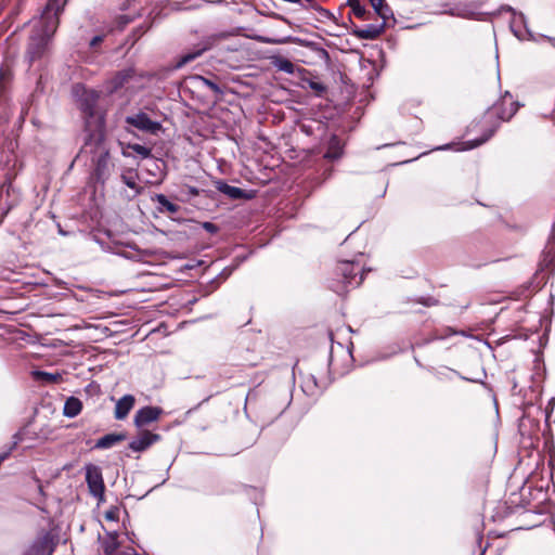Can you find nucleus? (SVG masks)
<instances>
[{"mask_svg":"<svg viewBox=\"0 0 555 555\" xmlns=\"http://www.w3.org/2000/svg\"><path fill=\"white\" fill-rule=\"evenodd\" d=\"M63 5L64 3H61L60 0L48 1L36 25V29L30 37L27 49V55L30 62L40 59L44 54L48 43L59 26V14Z\"/></svg>","mask_w":555,"mask_h":555,"instance_id":"1","label":"nucleus"},{"mask_svg":"<svg viewBox=\"0 0 555 555\" xmlns=\"http://www.w3.org/2000/svg\"><path fill=\"white\" fill-rule=\"evenodd\" d=\"M81 153L91 155L94 167L93 176L96 181L104 183L111 175L113 165L111 164L109 150L104 140L102 129H95L86 134Z\"/></svg>","mask_w":555,"mask_h":555,"instance_id":"2","label":"nucleus"},{"mask_svg":"<svg viewBox=\"0 0 555 555\" xmlns=\"http://www.w3.org/2000/svg\"><path fill=\"white\" fill-rule=\"evenodd\" d=\"M505 101H502L501 103L494 104L492 107H490L485 116H483V125L487 127L483 134L475 140L467 141L461 144L460 147H457V151H467L473 150L485 142H487L498 130L500 126V121H506L511 119L515 113L517 112L518 104L511 102L508 108H504Z\"/></svg>","mask_w":555,"mask_h":555,"instance_id":"3","label":"nucleus"},{"mask_svg":"<svg viewBox=\"0 0 555 555\" xmlns=\"http://www.w3.org/2000/svg\"><path fill=\"white\" fill-rule=\"evenodd\" d=\"M73 92L78 101L79 108L86 118L87 134L95 129H101L102 118L96 113V104L100 93L93 89H87L82 85H76Z\"/></svg>","mask_w":555,"mask_h":555,"instance_id":"4","label":"nucleus"},{"mask_svg":"<svg viewBox=\"0 0 555 555\" xmlns=\"http://www.w3.org/2000/svg\"><path fill=\"white\" fill-rule=\"evenodd\" d=\"M360 266L354 261L344 260L337 264L336 274L341 276V282L331 285V288L337 294L347 292V286H359L363 281V272L360 274Z\"/></svg>","mask_w":555,"mask_h":555,"instance_id":"5","label":"nucleus"},{"mask_svg":"<svg viewBox=\"0 0 555 555\" xmlns=\"http://www.w3.org/2000/svg\"><path fill=\"white\" fill-rule=\"evenodd\" d=\"M142 78L134 69L128 68L117 73L108 82L107 90L113 93L120 89H126L130 93H134L142 88Z\"/></svg>","mask_w":555,"mask_h":555,"instance_id":"6","label":"nucleus"},{"mask_svg":"<svg viewBox=\"0 0 555 555\" xmlns=\"http://www.w3.org/2000/svg\"><path fill=\"white\" fill-rule=\"evenodd\" d=\"M86 482L88 485L90 494L96 498L99 502H103L105 485L103 480L102 470L99 466L93 464H89L86 466Z\"/></svg>","mask_w":555,"mask_h":555,"instance_id":"7","label":"nucleus"},{"mask_svg":"<svg viewBox=\"0 0 555 555\" xmlns=\"http://www.w3.org/2000/svg\"><path fill=\"white\" fill-rule=\"evenodd\" d=\"M513 13V17L509 22V28L515 37L519 40H531L535 41L537 38L533 33L528 28L526 17L522 13H516L514 9H508Z\"/></svg>","mask_w":555,"mask_h":555,"instance_id":"8","label":"nucleus"},{"mask_svg":"<svg viewBox=\"0 0 555 555\" xmlns=\"http://www.w3.org/2000/svg\"><path fill=\"white\" fill-rule=\"evenodd\" d=\"M126 122L141 131L153 134L162 128V125L158 121L152 120L145 113L127 116Z\"/></svg>","mask_w":555,"mask_h":555,"instance_id":"9","label":"nucleus"},{"mask_svg":"<svg viewBox=\"0 0 555 555\" xmlns=\"http://www.w3.org/2000/svg\"><path fill=\"white\" fill-rule=\"evenodd\" d=\"M163 410L158 406H144L137 411L134 415V425L137 427L146 426L153 422H156L162 415Z\"/></svg>","mask_w":555,"mask_h":555,"instance_id":"10","label":"nucleus"},{"mask_svg":"<svg viewBox=\"0 0 555 555\" xmlns=\"http://www.w3.org/2000/svg\"><path fill=\"white\" fill-rule=\"evenodd\" d=\"M211 41L210 40H203L198 42L196 46H194L191 50L183 53L177 61L176 67L181 68L189 64L190 62L196 60L205 51L209 50L211 48Z\"/></svg>","mask_w":555,"mask_h":555,"instance_id":"11","label":"nucleus"},{"mask_svg":"<svg viewBox=\"0 0 555 555\" xmlns=\"http://www.w3.org/2000/svg\"><path fill=\"white\" fill-rule=\"evenodd\" d=\"M159 439L160 436L158 434L143 431L129 443V448L134 452H142Z\"/></svg>","mask_w":555,"mask_h":555,"instance_id":"12","label":"nucleus"},{"mask_svg":"<svg viewBox=\"0 0 555 555\" xmlns=\"http://www.w3.org/2000/svg\"><path fill=\"white\" fill-rule=\"evenodd\" d=\"M215 188L220 193L224 194L231 199H241V198H251L250 194H247L246 191H244L241 188L232 186L224 182L223 180H218L215 182Z\"/></svg>","mask_w":555,"mask_h":555,"instance_id":"13","label":"nucleus"},{"mask_svg":"<svg viewBox=\"0 0 555 555\" xmlns=\"http://www.w3.org/2000/svg\"><path fill=\"white\" fill-rule=\"evenodd\" d=\"M52 553L51 539L49 534H44L36 540L23 555H51Z\"/></svg>","mask_w":555,"mask_h":555,"instance_id":"14","label":"nucleus"},{"mask_svg":"<svg viewBox=\"0 0 555 555\" xmlns=\"http://www.w3.org/2000/svg\"><path fill=\"white\" fill-rule=\"evenodd\" d=\"M134 403L135 399L132 395H125L119 400H117L114 411L115 418L119 421L126 418L134 406Z\"/></svg>","mask_w":555,"mask_h":555,"instance_id":"15","label":"nucleus"},{"mask_svg":"<svg viewBox=\"0 0 555 555\" xmlns=\"http://www.w3.org/2000/svg\"><path fill=\"white\" fill-rule=\"evenodd\" d=\"M125 439H126V434H124V433L107 434L96 440V442L94 444V449H101V450L111 449L114 446H116L117 443L124 441Z\"/></svg>","mask_w":555,"mask_h":555,"instance_id":"16","label":"nucleus"},{"mask_svg":"<svg viewBox=\"0 0 555 555\" xmlns=\"http://www.w3.org/2000/svg\"><path fill=\"white\" fill-rule=\"evenodd\" d=\"M446 13L452 15V16H456V17H462V18H473V20H476L478 18V13L473 9V7L470 4H459V5H455L454 8H451L449 11H446Z\"/></svg>","mask_w":555,"mask_h":555,"instance_id":"17","label":"nucleus"},{"mask_svg":"<svg viewBox=\"0 0 555 555\" xmlns=\"http://www.w3.org/2000/svg\"><path fill=\"white\" fill-rule=\"evenodd\" d=\"M82 410L81 401L76 397H69L66 399L63 414L66 417L73 418L76 417Z\"/></svg>","mask_w":555,"mask_h":555,"instance_id":"18","label":"nucleus"},{"mask_svg":"<svg viewBox=\"0 0 555 555\" xmlns=\"http://www.w3.org/2000/svg\"><path fill=\"white\" fill-rule=\"evenodd\" d=\"M153 201L159 205L158 210L160 212L177 214L180 209L179 205L170 202L164 194H156Z\"/></svg>","mask_w":555,"mask_h":555,"instance_id":"19","label":"nucleus"},{"mask_svg":"<svg viewBox=\"0 0 555 555\" xmlns=\"http://www.w3.org/2000/svg\"><path fill=\"white\" fill-rule=\"evenodd\" d=\"M341 155H343V147H341L338 139L336 137H334L330 142L326 153L324 154V158L330 159V160H335V159L340 158Z\"/></svg>","mask_w":555,"mask_h":555,"instance_id":"20","label":"nucleus"},{"mask_svg":"<svg viewBox=\"0 0 555 555\" xmlns=\"http://www.w3.org/2000/svg\"><path fill=\"white\" fill-rule=\"evenodd\" d=\"M272 64L276 69L284 72L286 74H294V72H295V65L293 64V62H291L286 57H283V56L275 57L272 61Z\"/></svg>","mask_w":555,"mask_h":555,"instance_id":"21","label":"nucleus"},{"mask_svg":"<svg viewBox=\"0 0 555 555\" xmlns=\"http://www.w3.org/2000/svg\"><path fill=\"white\" fill-rule=\"evenodd\" d=\"M375 12L383 18L387 20L392 15L391 9L385 3V0H370Z\"/></svg>","mask_w":555,"mask_h":555,"instance_id":"22","label":"nucleus"},{"mask_svg":"<svg viewBox=\"0 0 555 555\" xmlns=\"http://www.w3.org/2000/svg\"><path fill=\"white\" fill-rule=\"evenodd\" d=\"M195 80L197 81L198 86L210 89L216 95L222 94L221 88L215 81L203 76H196Z\"/></svg>","mask_w":555,"mask_h":555,"instance_id":"23","label":"nucleus"},{"mask_svg":"<svg viewBox=\"0 0 555 555\" xmlns=\"http://www.w3.org/2000/svg\"><path fill=\"white\" fill-rule=\"evenodd\" d=\"M34 375L38 379H42L47 383H59L62 380V375L60 373H49L43 371H35Z\"/></svg>","mask_w":555,"mask_h":555,"instance_id":"24","label":"nucleus"},{"mask_svg":"<svg viewBox=\"0 0 555 555\" xmlns=\"http://www.w3.org/2000/svg\"><path fill=\"white\" fill-rule=\"evenodd\" d=\"M122 182L130 189L135 190V192H139L138 188V175L135 171L129 170L121 176Z\"/></svg>","mask_w":555,"mask_h":555,"instance_id":"25","label":"nucleus"},{"mask_svg":"<svg viewBox=\"0 0 555 555\" xmlns=\"http://www.w3.org/2000/svg\"><path fill=\"white\" fill-rule=\"evenodd\" d=\"M348 4L352 10V13L359 17L364 18V15L366 13V10L363 5H361L359 0H348Z\"/></svg>","mask_w":555,"mask_h":555,"instance_id":"26","label":"nucleus"},{"mask_svg":"<svg viewBox=\"0 0 555 555\" xmlns=\"http://www.w3.org/2000/svg\"><path fill=\"white\" fill-rule=\"evenodd\" d=\"M311 382L315 387L320 388V389H324L326 388V386L328 385L330 380L324 377V376H315L314 374H310L308 377H307V383Z\"/></svg>","mask_w":555,"mask_h":555,"instance_id":"27","label":"nucleus"},{"mask_svg":"<svg viewBox=\"0 0 555 555\" xmlns=\"http://www.w3.org/2000/svg\"><path fill=\"white\" fill-rule=\"evenodd\" d=\"M380 29L370 26L367 29H363L359 33V36L363 39H374L379 36Z\"/></svg>","mask_w":555,"mask_h":555,"instance_id":"28","label":"nucleus"},{"mask_svg":"<svg viewBox=\"0 0 555 555\" xmlns=\"http://www.w3.org/2000/svg\"><path fill=\"white\" fill-rule=\"evenodd\" d=\"M134 153H137L142 158L151 157V149L141 145V144H132L129 146Z\"/></svg>","mask_w":555,"mask_h":555,"instance_id":"29","label":"nucleus"},{"mask_svg":"<svg viewBox=\"0 0 555 555\" xmlns=\"http://www.w3.org/2000/svg\"><path fill=\"white\" fill-rule=\"evenodd\" d=\"M305 2L307 3V4H305L306 8L318 10V11L323 12L324 14H328V11L320 8L319 4L314 0H305Z\"/></svg>","mask_w":555,"mask_h":555,"instance_id":"30","label":"nucleus"},{"mask_svg":"<svg viewBox=\"0 0 555 555\" xmlns=\"http://www.w3.org/2000/svg\"><path fill=\"white\" fill-rule=\"evenodd\" d=\"M128 23H130V18L127 15H120L117 20L118 29H122Z\"/></svg>","mask_w":555,"mask_h":555,"instance_id":"31","label":"nucleus"},{"mask_svg":"<svg viewBox=\"0 0 555 555\" xmlns=\"http://www.w3.org/2000/svg\"><path fill=\"white\" fill-rule=\"evenodd\" d=\"M309 86L312 90H314L318 93H322L323 91H325V87L321 82L310 81Z\"/></svg>","mask_w":555,"mask_h":555,"instance_id":"32","label":"nucleus"},{"mask_svg":"<svg viewBox=\"0 0 555 555\" xmlns=\"http://www.w3.org/2000/svg\"><path fill=\"white\" fill-rule=\"evenodd\" d=\"M118 509L112 508L105 513V518L108 520H116L117 519Z\"/></svg>","mask_w":555,"mask_h":555,"instance_id":"33","label":"nucleus"},{"mask_svg":"<svg viewBox=\"0 0 555 555\" xmlns=\"http://www.w3.org/2000/svg\"><path fill=\"white\" fill-rule=\"evenodd\" d=\"M103 41V36H95L90 41V47L94 48Z\"/></svg>","mask_w":555,"mask_h":555,"instance_id":"34","label":"nucleus"},{"mask_svg":"<svg viewBox=\"0 0 555 555\" xmlns=\"http://www.w3.org/2000/svg\"><path fill=\"white\" fill-rule=\"evenodd\" d=\"M204 228L209 232H215L217 229L216 225L211 222H205Z\"/></svg>","mask_w":555,"mask_h":555,"instance_id":"35","label":"nucleus"},{"mask_svg":"<svg viewBox=\"0 0 555 555\" xmlns=\"http://www.w3.org/2000/svg\"><path fill=\"white\" fill-rule=\"evenodd\" d=\"M541 37L546 39L555 48V37H548V36H541Z\"/></svg>","mask_w":555,"mask_h":555,"instance_id":"36","label":"nucleus"},{"mask_svg":"<svg viewBox=\"0 0 555 555\" xmlns=\"http://www.w3.org/2000/svg\"><path fill=\"white\" fill-rule=\"evenodd\" d=\"M451 146L448 144V145H443V146H440V147H437V150H448L450 149Z\"/></svg>","mask_w":555,"mask_h":555,"instance_id":"37","label":"nucleus"},{"mask_svg":"<svg viewBox=\"0 0 555 555\" xmlns=\"http://www.w3.org/2000/svg\"><path fill=\"white\" fill-rule=\"evenodd\" d=\"M191 193H192V194H195V195H197V194H198V192H197V190H196V189H192V190H191Z\"/></svg>","mask_w":555,"mask_h":555,"instance_id":"38","label":"nucleus"},{"mask_svg":"<svg viewBox=\"0 0 555 555\" xmlns=\"http://www.w3.org/2000/svg\"><path fill=\"white\" fill-rule=\"evenodd\" d=\"M454 333L451 328H448V335H453Z\"/></svg>","mask_w":555,"mask_h":555,"instance_id":"39","label":"nucleus"},{"mask_svg":"<svg viewBox=\"0 0 555 555\" xmlns=\"http://www.w3.org/2000/svg\"><path fill=\"white\" fill-rule=\"evenodd\" d=\"M554 403H555V398H552V399L550 400V404H554Z\"/></svg>","mask_w":555,"mask_h":555,"instance_id":"40","label":"nucleus"},{"mask_svg":"<svg viewBox=\"0 0 555 555\" xmlns=\"http://www.w3.org/2000/svg\"><path fill=\"white\" fill-rule=\"evenodd\" d=\"M444 336H436L435 339H442Z\"/></svg>","mask_w":555,"mask_h":555,"instance_id":"41","label":"nucleus"}]
</instances>
